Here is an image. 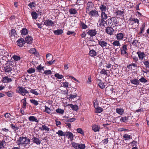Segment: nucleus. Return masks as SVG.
<instances>
[{"label":"nucleus","mask_w":149,"mask_h":149,"mask_svg":"<svg viewBox=\"0 0 149 149\" xmlns=\"http://www.w3.org/2000/svg\"><path fill=\"white\" fill-rule=\"evenodd\" d=\"M130 21H133L135 23H137L138 24V25L139 24V20L136 18H130L129 19Z\"/></svg>","instance_id":"41"},{"label":"nucleus","mask_w":149,"mask_h":149,"mask_svg":"<svg viewBox=\"0 0 149 149\" xmlns=\"http://www.w3.org/2000/svg\"><path fill=\"white\" fill-rule=\"evenodd\" d=\"M113 90V87L109 86L106 87L105 91L107 92L108 94L112 93Z\"/></svg>","instance_id":"19"},{"label":"nucleus","mask_w":149,"mask_h":149,"mask_svg":"<svg viewBox=\"0 0 149 149\" xmlns=\"http://www.w3.org/2000/svg\"><path fill=\"white\" fill-rule=\"evenodd\" d=\"M119 40H114L112 43L113 46H114L120 47L121 46L120 44L119 41Z\"/></svg>","instance_id":"33"},{"label":"nucleus","mask_w":149,"mask_h":149,"mask_svg":"<svg viewBox=\"0 0 149 149\" xmlns=\"http://www.w3.org/2000/svg\"><path fill=\"white\" fill-rule=\"evenodd\" d=\"M29 120L30 121L37 122V119L34 116H31L29 117Z\"/></svg>","instance_id":"36"},{"label":"nucleus","mask_w":149,"mask_h":149,"mask_svg":"<svg viewBox=\"0 0 149 149\" xmlns=\"http://www.w3.org/2000/svg\"><path fill=\"white\" fill-rule=\"evenodd\" d=\"M97 83L98 84L99 87L101 89H103L105 87V86L101 80L98 79L97 80Z\"/></svg>","instance_id":"18"},{"label":"nucleus","mask_w":149,"mask_h":149,"mask_svg":"<svg viewBox=\"0 0 149 149\" xmlns=\"http://www.w3.org/2000/svg\"><path fill=\"white\" fill-rule=\"evenodd\" d=\"M54 76L55 77L60 79H62L63 78V76L62 75H60L57 73L55 74Z\"/></svg>","instance_id":"54"},{"label":"nucleus","mask_w":149,"mask_h":149,"mask_svg":"<svg viewBox=\"0 0 149 149\" xmlns=\"http://www.w3.org/2000/svg\"><path fill=\"white\" fill-rule=\"evenodd\" d=\"M35 71L34 69L31 68L27 70V72L29 73H31L34 72Z\"/></svg>","instance_id":"63"},{"label":"nucleus","mask_w":149,"mask_h":149,"mask_svg":"<svg viewBox=\"0 0 149 149\" xmlns=\"http://www.w3.org/2000/svg\"><path fill=\"white\" fill-rule=\"evenodd\" d=\"M30 142V140L26 137L24 136L20 137L16 141L17 144L19 147L20 146H26L29 144Z\"/></svg>","instance_id":"1"},{"label":"nucleus","mask_w":149,"mask_h":149,"mask_svg":"<svg viewBox=\"0 0 149 149\" xmlns=\"http://www.w3.org/2000/svg\"><path fill=\"white\" fill-rule=\"evenodd\" d=\"M107 26L105 29V32L107 34L110 35L113 34L114 32V29L112 27Z\"/></svg>","instance_id":"10"},{"label":"nucleus","mask_w":149,"mask_h":149,"mask_svg":"<svg viewBox=\"0 0 149 149\" xmlns=\"http://www.w3.org/2000/svg\"><path fill=\"white\" fill-rule=\"evenodd\" d=\"M69 11L71 15H75L77 13V11L75 8H71L70 9Z\"/></svg>","instance_id":"29"},{"label":"nucleus","mask_w":149,"mask_h":149,"mask_svg":"<svg viewBox=\"0 0 149 149\" xmlns=\"http://www.w3.org/2000/svg\"><path fill=\"white\" fill-rule=\"evenodd\" d=\"M5 71V72H11L12 70V69L11 68L8 66H6L4 68Z\"/></svg>","instance_id":"43"},{"label":"nucleus","mask_w":149,"mask_h":149,"mask_svg":"<svg viewBox=\"0 0 149 149\" xmlns=\"http://www.w3.org/2000/svg\"><path fill=\"white\" fill-rule=\"evenodd\" d=\"M21 102L23 103L22 107L24 109H25L26 108V99L25 98H24L23 99H22L21 100Z\"/></svg>","instance_id":"39"},{"label":"nucleus","mask_w":149,"mask_h":149,"mask_svg":"<svg viewBox=\"0 0 149 149\" xmlns=\"http://www.w3.org/2000/svg\"><path fill=\"white\" fill-rule=\"evenodd\" d=\"M140 43V42H139V40H133L132 43V45L137 48H139V44Z\"/></svg>","instance_id":"22"},{"label":"nucleus","mask_w":149,"mask_h":149,"mask_svg":"<svg viewBox=\"0 0 149 149\" xmlns=\"http://www.w3.org/2000/svg\"><path fill=\"white\" fill-rule=\"evenodd\" d=\"M124 36L123 33H117L116 36V38L118 40H123Z\"/></svg>","instance_id":"17"},{"label":"nucleus","mask_w":149,"mask_h":149,"mask_svg":"<svg viewBox=\"0 0 149 149\" xmlns=\"http://www.w3.org/2000/svg\"><path fill=\"white\" fill-rule=\"evenodd\" d=\"M77 96V94H75L74 95H72L71 94H70V95H68V98H69L70 100L73 99L75 97H76Z\"/></svg>","instance_id":"47"},{"label":"nucleus","mask_w":149,"mask_h":149,"mask_svg":"<svg viewBox=\"0 0 149 149\" xmlns=\"http://www.w3.org/2000/svg\"><path fill=\"white\" fill-rule=\"evenodd\" d=\"M139 80V81H140L142 83H145L148 82L147 80L143 77H142Z\"/></svg>","instance_id":"51"},{"label":"nucleus","mask_w":149,"mask_h":149,"mask_svg":"<svg viewBox=\"0 0 149 149\" xmlns=\"http://www.w3.org/2000/svg\"><path fill=\"white\" fill-rule=\"evenodd\" d=\"M56 134H58L59 136H65V134H64L62 130H58V132H56Z\"/></svg>","instance_id":"48"},{"label":"nucleus","mask_w":149,"mask_h":149,"mask_svg":"<svg viewBox=\"0 0 149 149\" xmlns=\"http://www.w3.org/2000/svg\"><path fill=\"white\" fill-rule=\"evenodd\" d=\"M54 34L56 35H60L63 33V31L62 29H57L54 31Z\"/></svg>","instance_id":"32"},{"label":"nucleus","mask_w":149,"mask_h":149,"mask_svg":"<svg viewBox=\"0 0 149 149\" xmlns=\"http://www.w3.org/2000/svg\"><path fill=\"white\" fill-rule=\"evenodd\" d=\"M94 7V5L93 3L91 2H88L86 4V12L88 13L90 11L93 10Z\"/></svg>","instance_id":"5"},{"label":"nucleus","mask_w":149,"mask_h":149,"mask_svg":"<svg viewBox=\"0 0 149 149\" xmlns=\"http://www.w3.org/2000/svg\"><path fill=\"white\" fill-rule=\"evenodd\" d=\"M137 143V141L134 140H133L130 143L132 147L134 146H136Z\"/></svg>","instance_id":"59"},{"label":"nucleus","mask_w":149,"mask_h":149,"mask_svg":"<svg viewBox=\"0 0 149 149\" xmlns=\"http://www.w3.org/2000/svg\"><path fill=\"white\" fill-rule=\"evenodd\" d=\"M68 105L73 110L77 111L78 109V107L77 104L74 105L72 104H70Z\"/></svg>","instance_id":"25"},{"label":"nucleus","mask_w":149,"mask_h":149,"mask_svg":"<svg viewBox=\"0 0 149 149\" xmlns=\"http://www.w3.org/2000/svg\"><path fill=\"white\" fill-rule=\"evenodd\" d=\"M101 19L105 20L106 19L108 18V16L107 14L105 13L104 12H101Z\"/></svg>","instance_id":"27"},{"label":"nucleus","mask_w":149,"mask_h":149,"mask_svg":"<svg viewBox=\"0 0 149 149\" xmlns=\"http://www.w3.org/2000/svg\"><path fill=\"white\" fill-rule=\"evenodd\" d=\"M80 26L82 29H86L88 28V26L86 25L84 22H80Z\"/></svg>","instance_id":"35"},{"label":"nucleus","mask_w":149,"mask_h":149,"mask_svg":"<svg viewBox=\"0 0 149 149\" xmlns=\"http://www.w3.org/2000/svg\"><path fill=\"white\" fill-rule=\"evenodd\" d=\"M72 145L75 149H84L86 147L85 144H79L73 142L72 143Z\"/></svg>","instance_id":"3"},{"label":"nucleus","mask_w":149,"mask_h":149,"mask_svg":"<svg viewBox=\"0 0 149 149\" xmlns=\"http://www.w3.org/2000/svg\"><path fill=\"white\" fill-rule=\"evenodd\" d=\"M29 52L30 53H32L37 56V53H36V50L35 48H32L29 50Z\"/></svg>","instance_id":"42"},{"label":"nucleus","mask_w":149,"mask_h":149,"mask_svg":"<svg viewBox=\"0 0 149 149\" xmlns=\"http://www.w3.org/2000/svg\"><path fill=\"white\" fill-rule=\"evenodd\" d=\"M109 26L114 27L116 26L118 24L117 19L115 17H112L108 19L107 21Z\"/></svg>","instance_id":"2"},{"label":"nucleus","mask_w":149,"mask_h":149,"mask_svg":"<svg viewBox=\"0 0 149 149\" xmlns=\"http://www.w3.org/2000/svg\"><path fill=\"white\" fill-rule=\"evenodd\" d=\"M42 73L43 74H45L46 75L51 74L52 73L51 71L50 70H44L43 73H42Z\"/></svg>","instance_id":"53"},{"label":"nucleus","mask_w":149,"mask_h":149,"mask_svg":"<svg viewBox=\"0 0 149 149\" xmlns=\"http://www.w3.org/2000/svg\"><path fill=\"white\" fill-rule=\"evenodd\" d=\"M87 33L91 37L95 36L97 34V31L95 29H89L86 30Z\"/></svg>","instance_id":"6"},{"label":"nucleus","mask_w":149,"mask_h":149,"mask_svg":"<svg viewBox=\"0 0 149 149\" xmlns=\"http://www.w3.org/2000/svg\"><path fill=\"white\" fill-rule=\"evenodd\" d=\"M107 24V21H105V20L101 19L100 22L99 23V25L100 26L103 27L105 26V24Z\"/></svg>","instance_id":"37"},{"label":"nucleus","mask_w":149,"mask_h":149,"mask_svg":"<svg viewBox=\"0 0 149 149\" xmlns=\"http://www.w3.org/2000/svg\"><path fill=\"white\" fill-rule=\"evenodd\" d=\"M98 44L100 45L104 49H107V45H109L106 41L104 40H102L98 41Z\"/></svg>","instance_id":"7"},{"label":"nucleus","mask_w":149,"mask_h":149,"mask_svg":"<svg viewBox=\"0 0 149 149\" xmlns=\"http://www.w3.org/2000/svg\"><path fill=\"white\" fill-rule=\"evenodd\" d=\"M100 72L101 74H102L104 75L107 76L108 74L107 72V70H105L104 69H102Z\"/></svg>","instance_id":"55"},{"label":"nucleus","mask_w":149,"mask_h":149,"mask_svg":"<svg viewBox=\"0 0 149 149\" xmlns=\"http://www.w3.org/2000/svg\"><path fill=\"white\" fill-rule=\"evenodd\" d=\"M12 58L16 61H18L20 59V57L18 56L17 55H14L13 56Z\"/></svg>","instance_id":"50"},{"label":"nucleus","mask_w":149,"mask_h":149,"mask_svg":"<svg viewBox=\"0 0 149 149\" xmlns=\"http://www.w3.org/2000/svg\"><path fill=\"white\" fill-rule=\"evenodd\" d=\"M111 66H112V65L110 63H106L104 65V67H106L107 68H111Z\"/></svg>","instance_id":"61"},{"label":"nucleus","mask_w":149,"mask_h":149,"mask_svg":"<svg viewBox=\"0 0 149 149\" xmlns=\"http://www.w3.org/2000/svg\"><path fill=\"white\" fill-rule=\"evenodd\" d=\"M18 88L19 89V93H22V94L23 95H24L25 93H29L22 86H19Z\"/></svg>","instance_id":"14"},{"label":"nucleus","mask_w":149,"mask_h":149,"mask_svg":"<svg viewBox=\"0 0 149 149\" xmlns=\"http://www.w3.org/2000/svg\"><path fill=\"white\" fill-rule=\"evenodd\" d=\"M89 55L90 56L93 57H95V56H97V54L96 51L92 49L90 51L89 53Z\"/></svg>","instance_id":"21"},{"label":"nucleus","mask_w":149,"mask_h":149,"mask_svg":"<svg viewBox=\"0 0 149 149\" xmlns=\"http://www.w3.org/2000/svg\"><path fill=\"white\" fill-rule=\"evenodd\" d=\"M31 103L33 104L34 105L36 106L37 105V101L35 100L31 99L30 100Z\"/></svg>","instance_id":"62"},{"label":"nucleus","mask_w":149,"mask_h":149,"mask_svg":"<svg viewBox=\"0 0 149 149\" xmlns=\"http://www.w3.org/2000/svg\"><path fill=\"white\" fill-rule=\"evenodd\" d=\"M77 132L80 134H81L82 135L84 134V133L83 130L81 128H78L77 130Z\"/></svg>","instance_id":"57"},{"label":"nucleus","mask_w":149,"mask_h":149,"mask_svg":"<svg viewBox=\"0 0 149 149\" xmlns=\"http://www.w3.org/2000/svg\"><path fill=\"white\" fill-rule=\"evenodd\" d=\"M144 65L146 68L149 69V61H145L144 62L143 61Z\"/></svg>","instance_id":"56"},{"label":"nucleus","mask_w":149,"mask_h":149,"mask_svg":"<svg viewBox=\"0 0 149 149\" xmlns=\"http://www.w3.org/2000/svg\"><path fill=\"white\" fill-rule=\"evenodd\" d=\"M99 8L101 12H105L106 10V6L104 4H102L99 6Z\"/></svg>","instance_id":"28"},{"label":"nucleus","mask_w":149,"mask_h":149,"mask_svg":"<svg viewBox=\"0 0 149 149\" xmlns=\"http://www.w3.org/2000/svg\"><path fill=\"white\" fill-rule=\"evenodd\" d=\"M89 16L93 17H98L99 14L98 12L95 10H92L88 13Z\"/></svg>","instance_id":"4"},{"label":"nucleus","mask_w":149,"mask_h":149,"mask_svg":"<svg viewBox=\"0 0 149 149\" xmlns=\"http://www.w3.org/2000/svg\"><path fill=\"white\" fill-rule=\"evenodd\" d=\"M56 111L58 113H60L62 114H63L64 112V110L61 109L60 108L57 109L56 110Z\"/></svg>","instance_id":"44"},{"label":"nucleus","mask_w":149,"mask_h":149,"mask_svg":"<svg viewBox=\"0 0 149 149\" xmlns=\"http://www.w3.org/2000/svg\"><path fill=\"white\" fill-rule=\"evenodd\" d=\"M145 25L144 24H143L141 26L140 28V31H141L143 33L144 32L145 30Z\"/></svg>","instance_id":"64"},{"label":"nucleus","mask_w":149,"mask_h":149,"mask_svg":"<svg viewBox=\"0 0 149 149\" xmlns=\"http://www.w3.org/2000/svg\"><path fill=\"white\" fill-rule=\"evenodd\" d=\"M116 112L119 114L122 115L124 112V110L121 108H117L116 109Z\"/></svg>","instance_id":"38"},{"label":"nucleus","mask_w":149,"mask_h":149,"mask_svg":"<svg viewBox=\"0 0 149 149\" xmlns=\"http://www.w3.org/2000/svg\"><path fill=\"white\" fill-rule=\"evenodd\" d=\"M21 33L22 35H25L28 33V31L26 28H23L21 30Z\"/></svg>","instance_id":"34"},{"label":"nucleus","mask_w":149,"mask_h":149,"mask_svg":"<svg viewBox=\"0 0 149 149\" xmlns=\"http://www.w3.org/2000/svg\"><path fill=\"white\" fill-rule=\"evenodd\" d=\"M55 22L52 20L48 19L45 20V24L47 26H52L54 25Z\"/></svg>","instance_id":"8"},{"label":"nucleus","mask_w":149,"mask_h":149,"mask_svg":"<svg viewBox=\"0 0 149 149\" xmlns=\"http://www.w3.org/2000/svg\"><path fill=\"white\" fill-rule=\"evenodd\" d=\"M103 111V109L100 107H98L95 109V113H100L102 112Z\"/></svg>","instance_id":"31"},{"label":"nucleus","mask_w":149,"mask_h":149,"mask_svg":"<svg viewBox=\"0 0 149 149\" xmlns=\"http://www.w3.org/2000/svg\"><path fill=\"white\" fill-rule=\"evenodd\" d=\"M124 13V11L119 10H117L115 12V13L116 14V15L120 17H121Z\"/></svg>","instance_id":"24"},{"label":"nucleus","mask_w":149,"mask_h":149,"mask_svg":"<svg viewBox=\"0 0 149 149\" xmlns=\"http://www.w3.org/2000/svg\"><path fill=\"white\" fill-rule=\"evenodd\" d=\"M128 118L126 116L122 117L120 119V121L121 122H125L128 120Z\"/></svg>","instance_id":"52"},{"label":"nucleus","mask_w":149,"mask_h":149,"mask_svg":"<svg viewBox=\"0 0 149 149\" xmlns=\"http://www.w3.org/2000/svg\"><path fill=\"white\" fill-rule=\"evenodd\" d=\"M44 13L42 12L38 11V18L39 19L38 21L39 22H40V23H42L44 22L43 19L44 18V16L43 15Z\"/></svg>","instance_id":"9"},{"label":"nucleus","mask_w":149,"mask_h":149,"mask_svg":"<svg viewBox=\"0 0 149 149\" xmlns=\"http://www.w3.org/2000/svg\"><path fill=\"white\" fill-rule=\"evenodd\" d=\"M32 142L37 144V138L36 137L34 136L31 139Z\"/></svg>","instance_id":"60"},{"label":"nucleus","mask_w":149,"mask_h":149,"mask_svg":"<svg viewBox=\"0 0 149 149\" xmlns=\"http://www.w3.org/2000/svg\"><path fill=\"white\" fill-rule=\"evenodd\" d=\"M45 111L48 114H50L51 113L50 109L46 106H45Z\"/></svg>","instance_id":"45"},{"label":"nucleus","mask_w":149,"mask_h":149,"mask_svg":"<svg viewBox=\"0 0 149 149\" xmlns=\"http://www.w3.org/2000/svg\"><path fill=\"white\" fill-rule=\"evenodd\" d=\"M32 38L29 36H27L25 38V42L27 44H31L32 42Z\"/></svg>","instance_id":"16"},{"label":"nucleus","mask_w":149,"mask_h":149,"mask_svg":"<svg viewBox=\"0 0 149 149\" xmlns=\"http://www.w3.org/2000/svg\"><path fill=\"white\" fill-rule=\"evenodd\" d=\"M132 66H133L134 67H137V65L135 63H132L129 64L127 66V68L129 69L130 68H132V67H131Z\"/></svg>","instance_id":"58"},{"label":"nucleus","mask_w":149,"mask_h":149,"mask_svg":"<svg viewBox=\"0 0 149 149\" xmlns=\"http://www.w3.org/2000/svg\"><path fill=\"white\" fill-rule=\"evenodd\" d=\"M16 43L19 47H22L25 44L24 40L23 38H19L17 41Z\"/></svg>","instance_id":"12"},{"label":"nucleus","mask_w":149,"mask_h":149,"mask_svg":"<svg viewBox=\"0 0 149 149\" xmlns=\"http://www.w3.org/2000/svg\"><path fill=\"white\" fill-rule=\"evenodd\" d=\"M123 137V139H124V140L125 141L128 140L130 139H132V136L130 135H129L127 134H124Z\"/></svg>","instance_id":"23"},{"label":"nucleus","mask_w":149,"mask_h":149,"mask_svg":"<svg viewBox=\"0 0 149 149\" xmlns=\"http://www.w3.org/2000/svg\"><path fill=\"white\" fill-rule=\"evenodd\" d=\"M127 45H123L122 48H120V49L121 54L127 55L128 53L126 51L127 50Z\"/></svg>","instance_id":"11"},{"label":"nucleus","mask_w":149,"mask_h":149,"mask_svg":"<svg viewBox=\"0 0 149 149\" xmlns=\"http://www.w3.org/2000/svg\"><path fill=\"white\" fill-rule=\"evenodd\" d=\"M10 35L11 36H14L15 37V35H17L15 30L14 29H12L11 31V33Z\"/></svg>","instance_id":"46"},{"label":"nucleus","mask_w":149,"mask_h":149,"mask_svg":"<svg viewBox=\"0 0 149 149\" xmlns=\"http://www.w3.org/2000/svg\"><path fill=\"white\" fill-rule=\"evenodd\" d=\"M31 15L33 19H36L37 17V13L36 12L33 11L31 13Z\"/></svg>","instance_id":"40"},{"label":"nucleus","mask_w":149,"mask_h":149,"mask_svg":"<svg viewBox=\"0 0 149 149\" xmlns=\"http://www.w3.org/2000/svg\"><path fill=\"white\" fill-rule=\"evenodd\" d=\"M65 136H68L71 141L73 139V135L72 133L70 132H66L65 134Z\"/></svg>","instance_id":"20"},{"label":"nucleus","mask_w":149,"mask_h":149,"mask_svg":"<svg viewBox=\"0 0 149 149\" xmlns=\"http://www.w3.org/2000/svg\"><path fill=\"white\" fill-rule=\"evenodd\" d=\"M44 67L41 64L39 66H38V71L40 72L42 70H44Z\"/></svg>","instance_id":"49"},{"label":"nucleus","mask_w":149,"mask_h":149,"mask_svg":"<svg viewBox=\"0 0 149 149\" xmlns=\"http://www.w3.org/2000/svg\"><path fill=\"white\" fill-rule=\"evenodd\" d=\"M12 81L11 78L8 77H5L3 78V82H10Z\"/></svg>","instance_id":"30"},{"label":"nucleus","mask_w":149,"mask_h":149,"mask_svg":"<svg viewBox=\"0 0 149 149\" xmlns=\"http://www.w3.org/2000/svg\"><path fill=\"white\" fill-rule=\"evenodd\" d=\"M136 54L138 55L139 58L141 60H143L146 56L144 52L141 51L137 52Z\"/></svg>","instance_id":"13"},{"label":"nucleus","mask_w":149,"mask_h":149,"mask_svg":"<svg viewBox=\"0 0 149 149\" xmlns=\"http://www.w3.org/2000/svg\"><path fill=\"white\" fill-rule=\"evenodd\" d=\"M100 128L99 126L95 124H93L92 126V129L95 132H99Z\"/></svg>","instance_id":"15"},{"label":"nucleus","mask_w":149,"mask_h":149,"mask_svg":"<svg viewBox=\"0 0 149 149\" xmlns=\"http://www.w3.org/2000/svg\"><path fill=\"white\" fill-rule=\"evenodd\" d=\"M130 81L132 84L136 85H138L139 83V80L136 78L130 80Z\"/></svg>","instance_id":"26"}]
</instances>
